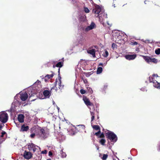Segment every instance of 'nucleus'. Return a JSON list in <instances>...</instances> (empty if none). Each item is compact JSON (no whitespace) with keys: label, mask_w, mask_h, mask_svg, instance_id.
Returning <instances> with one entry per match:
<instances>
[{"label":"nucleus","mask_w":160,"mask_h":160,"mask_svg":"<svg viewBox=\"0 0 160 160\" xmlns=\"http://www.w3.org/2000/svg\"><path fill=\"white\" fill-rule=\"evenodd\" d=\"M107 88V85H104V86L103 88V90H105V89H106Z\"/></svg>","instance_id":"obj_44"},{"label":"nucleus","mask_w":160,"mask_h":160,"mask_svg":"<svg viewBox=\"0 0 160 160\" xmlns=\"http://www.w3.org/2000/svg\"><path fill=\"white\" fill-rule=\"evenodd\" d=\"M42 79L43 80H44L46 82H47L48 80V79L47 78H46L45 77L44 78H42Z\"/></svg>","instance_id":"obj_36"},{"label":"nucleus","mask_w":160,"mask_h":160,"mask_svg":"<svg viewBox=\"0 0 160 160\" xmlns=\"http://www.w3.org/2000/svg\"><path fill=\"white\" fill-rule=\"evenodd\" d=\"M117 45L116 44L114 43H113L112 46V48L113 49H114L115 48H117Z\"/></svg>","instance_id":"obj_32"},{"label":"nucleus","mask_w":160,"mask_h":160,"mask_svg":"<svg viewBox=\"0 0 160 160\" xmlns=\"http://www.w3.org/2000/svg\"><path fill=\"white\" fill-rule=\"evenodd\" d=\"M91 115L92 116H94V113L92 112H90Z\"/></svg>","instance_id":"obj_43"},{"label":"nucleus","mask_w":160,"mask_h":160,"mask_svg":"<svg viewBox=\"0 0 160 160\" xmlns=\"http://www.w3.org/2000/svg\"><path fill=\"white\" fill-rule=\"evenodd\" d=\"M53 68H54V67H55V66H54V65H53Z\"/></svg>","instance_id":"obj_62"},{"label":"nucleus","mask_w":160,"mask_h":160,"mask_svg":"<svg viewBox=\"0 0 160 160\" xmlns=\"http://www.w3.org/2000/svg\"><path fill=\"white\" fill-rule=\"evenodd\" d=\"M137 44H138V43L137 42H134L133 43V45H136Z\"/></svg>","instance_id":"obj_47"},{"label":"nucleus","mask_w":160,"mask_h":160,"mask_svg":"<svg viewBox=\"0 0 160 160\" xmlns=\"http://www.w3.org/2000/svg\"><path fill=\"white\" fill-rule=\"evenodd\" d=\"M86 17L84 15H82L79 18L80 21H84L86 20Z\"/></svg>","instance_id":"obj_23"},{"label":"nucleus","mask_w":160,"mask_h":160,"mask_svg":"<svg viewBox=\"0 0 160 160\" xmlns=\"http://www.w3.org/2000/svg\"><path fill=\"white\" fill-rule=\"evenodd\" d=\"M94 118H95L94 116H92L91 121V122L94 119Z\"/></svg>","instance_id":"obj_45"},{"label":"nucleus","mask_w":160,"mask_h":160,"mask_svg":"<svg viewBox=\"0 0 160 160\" xmlns=\"http://www.w3.org/2000/svg\"><path fill=\"white\" fill-rule=\"evenodd\" d=\"M120 33H121V34H122L123 36L125 35L127 36L125 33H122V32H120L119 31L116 32L115 34L113 33L112 35L113 38L116 42H118L119 40H120L122 38L121 35H120Z\"/></svg>","instance_id":"obj_5"},{"label":"nucleus","mask_w":160,"mask_h":160,"mask_svg":"<svg viewBox=\"0 0 160 160\" xmlns=\"http://www.w3.org/2000/svg\"><path fill=\"white\" fill-rule=\"evenodd\" d=\"M58 70H58V72H59V70H60V69H58Z\"/></svg>","instance_id":"obj_61"},{"label":"nucleus","mask_w":160,"mask_h":160,"mask_svg":"<svg viewBox=\"0 0 160 160\" xmlns=\"http://www.w3.org/2000/svg\"><path fill=\"white\" fill-rule=\"evenodd\" d=\"M28 148L29 151L32 150L33 152L36 151L38 148H39V149H41L40 147L32 143L29 144L28 145Z\"/></svg>","instance_id":"obj_8"},{"label":"nucleus","mask_w":160,"mask_h":160,"mask_svg":"<svg viewBox=\"0 0 160 160\" xmlns=\"http://www.w3.org/2000/svg\"><path fill=\"white\" fill-rule=\"evenodd\" d=\"M35 136V134L34 133H32L30 135V137L31 138H34Z\"/></svg>","instance_id":"obj_37"},{"label":"nucleus","mask_w":160,"mask_h":160,"mask_svg":"<svg viewBox=\"0 0 160 160\" xmlns=\"http://www.w3.org/2000/svg\"><path fill=\"white\" fill-rule=\"evenodd\" d=\"M78 126L82 127V128H83L84 127V126L82 125H78Z\"/></svg>","instance_id":"obj_53"},{"label":"nucleus","mask_w":160,"mask_h":160,"mask_svg":"<svg viewBox=\"0 0 160 160\" xmlns=\"http://www.w3.org/2000/svg\"><path fill=\"white\" fill-rule=\"evenodd\" d=\"M102 71V68L99 67H98L97 71V74H99L101 73Z\"/></svg>","instance_id":"obj_24"},{"label":"nucleus","mask_w":160,"mask_h":160,"mask_svg":"<svg viewBox=\"0 0 160 160\" xmlns=\"http://www.w3.org/2000/svg\"><path fill=\"white\" fill-rule=\"evenodd\" d=\"M84 10H89V9L87 8L84 7Z\"/></svg>","instance_id":"obj_46"},{"label":"nucleus","mask_w":160,"mask_h":160,"mask_svg":"<svg viewBox=\"0 0 160 160\" xmlns=\"http://www.w3.org/2000/svg\"><path fill=\"white\" fill-rule=\"evenodd\" d=\"M87 89L88 92L92 93L93 92V91L91 88L90 87H88L87 88Z\"/></svg>","instance_id":"obj_31"},{"label":"nucleus","mask_w":160,"mask_h":160,"mask_svg":"<svg viewBox=\"0 0 160 160\" xmlns=\"http://www.w3.org/2000/svg\"><path fill=\"white\" fill-rule=\"evenodd\" d=\"M100 133H101V131H100V130H99L98 132H96L95 133V135H96L97 136L100 137H102V136L103 135V134H102L101 135H100Z\"/></svg>","instance_id":"obj_27"},{"label":"nucleus","mask_w":160,"mask_h":160,"mask_svg":"<svg viewBox=\"0 0 160 160\" xmlns=\"http://www.w3.org/2000/svg\"><path fill=\"white\" fill-rule=\"evenodd\" d=\"M21 104V102L18 101L17 100L14 99V101L12 103V105H14L15 107H18Z\"/></svg>","instance_id":"obj_15"},{"label":"nucleus","mask_w":160,"mask_h":160,"mask_svg":"<svg viewBox=\"0 0 160 160\" xmlns=\"http://www.w3.org/2000/svg\"><path fill=\"white\" fill-rule=\"evenodd\" d=\"M57 83H58L59 86V88L60 89H62L63 88L64 86L61 85V81L60 79L58 81H57Z\"/></svg>","instance_id":"obj_21"},{"label":"nucleus","mask_w":160,"mask_h":160,"mask_svg":"<svg viewBox=\"0 0 160 160\" xmlns=\"http://www.w3.org/2000/svg\"><path fill=\"white\" fill-rule=\"evenodd\" d=\"M53 75L52 74L51 75L48 74L47 75H46L45 76V77H46V78H47L48 79H49L52 78L53 77Z\"/></svg>","instance_id":"obj_29"},{"label":"nucleus","mask_w":160,"mask_h":160,"mask_svg":"<svg viewBox=\"0 0 160 160\" xmlns=\"http://www.w3.org/2000/svg\"><path fill=\"white\" fill-rule=\"evenodd\" d=\"M0 160H1V159H0Z\"/></svg>","instance_id":"obj_64"},{"label":"nucleus","mask_w":160,"mask_h":160,"mask_svg":"<svg viewBox=\"0 0 160 160\" xmlns=\"http://www.w3.org/2000/svg\"><path fill=\"white\" fill-rule=\"evenodd\" d=\"M24 116L22 114H19L18 116V120L20 122H24Z\"/></svg>","instance_id":"obj_17"},{"label":"nucleus","mask_w":160,"mask_h":160,"mask_svg":"<svg viewBox=\"0 0 160 160\" xmlns=\"http://www.w3.org/2000/svg\"><path fill=\"white\" fill-rule=\"evenodd\" d=\"M96 27V25L93 22H92L91 24L85 28L83 30L85 32H88L89 31L94 28Z\"/></svg>","instance_id":"obj_9"},{"label":"nucleus","mask_w":160,"mask_h":160,"mask_svg":"<svg viewBox=\"0 0 160 160\" xmlns=\"http://www.w3.org/2000/svg\"><path fill=\"white\" fill-rule=\"evenodd\" d=\"M125 58L127 60H130L134 59L136 57V54L129 55L128 54L125 56Z\"/></svg>","instance_id":"obj_13"},{"label":"nucleus","mask_w":160,"mask_h":160,"mask_svg":"<svg viewBox=\"0 0 160 160\" xmlns=\"http://www.w3.org/2000/svg\"><path fill=\"white\" fill-rule=\"evenodd\" d=\"M80 92L82 94H84L86 93V91L84 89H82L80 90Z\"/></svg>","instance_id":"obj_35"},{"label":"nucleus","mask_w":160,"mask_h":160,"mask_svg":"<svg viewBox=\"0 0 160 160\" xmlns=\"http://www.w3.org/2000/svg\"><path fill=\"white\" fill-rule=\"evenodd\" d=\"M28 97V96L27 92H23L21 94L20 98L22 101H25L27 99Z\"/></svg>","instance_id":"obj_12"},{"label":"nucleus","mask_w":160,"mask_h":160,"mask_svg":"<svg viewBox=\"0 0 160 160\" xmlns=\"http://www.w3.org/2000/svg\"><path fill=\"white\" fill-rule=\"evenodd\" d=\"M88 53L91 54L93 57H95V50L94 49H92L91 50H88Z\"/></svg>","instance_id":"obj_19"},{"label":"nucleus","mask_w":160,"mask_h":160,"mask_svg":"<svg viewBox=\"0 0 160 160\" xmlns=\"http://www.w3.org/2000/svg\"><path fill=\"white\" fill-rule=\"evenodd\" d=\"M149 41V40H146L145 41H144V42H148Z\"/></svg>","instance_id":"obj_56"},{"label":"nucleus","mask_w":160,"mask_h":160,"mask_svg":"<svg viewBox=\"0 0 160 160\" xmlns=\"http://www.w3.org/2000/svg\"><path fill=\"white\" fill-rule=\"evenodd\" d=\"M47 153V151L46 150L42 151L41 152L42 154H46Z\"/></svg>","instance_id":"obj_38"},{"label":"nucleus","mask_w":160,"mask_h":160,"mask_svg":"<svg viewBox=\"0 0 160 160\" xmlns=\"http://www.w3.org/2000/svg\"><path fill=\"white\" fill-rule=\"evenodd\" d=\"M2 128V126H1L0 125V129H1Z\"/></svg>","instance_id":"obj_57"},{"label":"nucleus","mask_w":160,"mask_h":160,"mask_svg":"<svg viewBox=\"0 0 160 160\" xmlns=\"http://www.w3.org/2000/svg\"><path fill=\"white\" fill-rule=\"evenodd\" d=\"M48 133L47 130L43 128L41 129L38 133L39 137L41 138H46L48 137Z\"/></svg>","instance_id":"obj_6"},{"label":"nucleus","mask_w":160,"mask_h":160,"mask_svg":"<svg viewBox=\"0 0 160 160\" xmlns=\"http://www.w3.org/2000/svg\"><path fill=\"white\" fill-rule=\"evenodd\" d=\"M86 13H88L90 11H84Z\"/></svg>","instance_id":"obj_52"},{"label":"nucleus","mask_w":160,"mask_h":160,"mask_svg":"<svg viewBox=\"0 0 160 160\" xmlns=\"http://www.w3.org/2000/svg\"><path fill=\"white\" fill-rule=\"evenodd\" d=\"M47 160H51V159H48Z\"/></svg>","instance_id":"obj_60"},{"label":"nucleus","mask_w":160,"mask_h":160,"mask_svg":"<svg viewBox=\"0 0 160 160\" xmlns=\"http://www.w3.org/2000/svg\"><path fill=\"white\" fill-rule=\"evenodd\" d=\"M102 55L104 57L106 58L107 57L108 55V52L107 50H105V52H103V53Z\"/></svg>","instance_id":"obj_26"},{"label":"nucleus","mask_w":160,"mask_h":160,"mask_svg":"<svg viewBox=\"0 0 160 160\" xmlns=\"http://www.w3.org/2000/svg\"><path fill=\"white\" fill-rule=\"evenodd\" d=\"M144 59L148 63L153 62L154 63H157L158 61L157 59L155 58H152L150 57L147 56H142Z\"/></svg>","instance_id":"obj_7"},{"label":"nucleus","mask_w":160,"mask_h":160,"mask_svg":"<svg viewBox=\"0 0 160 160\" xmlns=\"http://www.w3.org/2000/svg\"><path fill=\"white\" fill-rule=\"evenodd\" d=\"M83 81L85 83H86L87 82V81L86 79L83 80Z\"/></svg>","instance_id":"obj_51"},{"label":"nucleus","mask_w":160,"mask_h":160,"mask_svg":"<svg viewBox=\"0 0 160 160\" xmlns=\"http://www.w3.org/2000/svg\"><path fill=\"white\" fill-rule=\"evenodd\" d=\"M63 65V63L61 62H59L56 65V67L59 68H61L62 67Z\"/></svg>","instance_id":"obj_25"},{"label":"nucleus","mask_w":160,"mask_h":160,"mask_svg":"<svg viewBox=\"0 0 160 160\" xmlns=\"http://www.w3.org/2000/svg\"><path fill=\"white\" fill-rule=\"evenodd\" d=\"M106 64H107V63H104V64H103V63H99V65L103 66H105L106 65Z\"/></svg>","instance_id":"obj_39"},{"label":"nucleus","mask_w":160,"mask_h":160,"mask_svg":"<svg viewBox=\"0 0 160 160\" xmlns=\"http://www.w3.org/2000/svg\"><path fill=\"white\" fill-rule=\"evenodd\" d=\"M29 129V127L28 126H25L24 124L22 125L20 129L21 131L26 132Z\"/></svg>","instance_id":"obj_16"},{"label":"nucleus","mask_w":160,"mask_h":160,"mask_svg":"<svg viewBox=\"0 0 160 160\" xmlns=\"http://www.w3.org/2000/svg\"><path fill=\"white\" fill-rule=\"evenodd\" d=\"M94 6L96 10H103L104 9L102 5L95 4Z\"/></svg>","instance_id":"obj_20"},{"label":"nucleus","mask_w":160,"mask_h":160,"mask_svg":"<svg viewBox=\"0 0 160 160\" xmlns=\"http://www.w3.org/2000/svg\"><path fill=\"white\" fill-rule=\"evenodd\" d=\"M63 149L62 148L60 151V153L61 154V157L62 158H65L66 157L67 155L65 152H63Z\"/></svg>","instance_id":"obj_22"},{"label":"nucleus","mask_w":160,"mask_h":160,"mask_svg":"<svg viewBox=\"0 0 160 160\" xmlns=\"http://www.w3.org/2000/svg\"><path fill=\"white\" fill-rule=\"evenodd\" d=\"M43 94L44 96V97H40V96H39V98L40 99H43L49 98L51 95V92L48 90H45L43 92Z\"/></svg>","instance_id":"obj_10"},{"label":"nucleus","mask_w":160,"mask_h":160,"mask_svg":"<svg viewBox=\"0 0 160 160\" xmlns=\"http://www.w3.org/2000/svg\"><path fill=\"white\" fill-rule=\"evenodd\" d=\"M30 91L31 92V95H30V93L29 94V95H30V97H31V96H32V95L33 94H33L32 93V90L31 89H30Z\"/></svg>","instance_id":"obj_42"},{"label":"nucleus","mask_w":160,"mask_h":160,"mask_svg":"<svg viewBox=\"0 0 160 160\" xmlns=\"http://www.w3.org/2000/svg\"><path fill=\"white\" fill-rule=\"evenodd\" d=\"M40 83V81L39 80H37V81L34 84L35 85L37 83L39 84Z\"/></svg>","instance_id":"obj_41"},{"label":"nucleus","mask_w":160,"mask_h":160,"mask_svg":"<svg viewBox=\"0 0 160 160\" xmlns=\"http://www.w3.org/2000/svg\"><path fill=\"white\" fill-rule=\"evenodd\" d=\"M158 77L157 74H153L152 76L149 77V81L150 82L153 83V86L158 89H160V83L158 82L155 79Z\"/></svg>","instance_id":"obj_2"},{"label":"nucleus","mask_w":160,"mask_h":160,"mask_svg":"<svg viewBox=\"0 0 160 160\" xmlns=\"http://www.w3.org/2000/svg\"><path fill=\"white\" fill-rule=\"evenodd\" d=\"M6 132L4 131H3L2 133L1 137H2L4 135L6 134Z\"/></svg>","instance_id":"obj_40"},{"label":"nucleus","mask_w":160,"mask_h":160,"mask_svg":"<svg viewBox=\"0 0 160 160\" xmlns=\"http://www.w3.org/2000/svg\"><path fill=\"white\" fill-rule=\"evenodd\" d=\"M93 13L95 14L96 17H98L100 22L101 23L103 24V19L107 18V14L104 13L103 11H93Z\"/></svg>","instance_id":"obj_1"},{"label":"nucleus","mask_w":160,"mask_h":160,"mask_svg":"<svg viewBox=\"0 0 160 160\" xmlns=\"http://www.w3.org/2000/svg\"><path fill=\"white\" fill-rule=\"evenodd\" d=\"M55 106L58 109V111H59V108L57 105H55Z\"/></svg>","instance_id":"obj_50"},{"label":"nucleus","mask_w":160,"mask_h":160,"mask_svg":"<svg viewBox=\"0 0 160 160\" xmlns=\"http://www.w3.org/2000/svg\"><path fill=\"white\" fill-rule=\"evenodd\" d=\"M106 133L108 138L111 142H115L117 141V137L113 132L110 131H108Z\"/></svg>","instance_id":"obj_3"},{"label":"nucleus","mask_w":160,"mask_h":160,"mask_svg":"<svg viewBox=\"0 0 160 160\" xmlns=\"http://www.w3.org/2000/svg\"><path fill=\"white\" fill-rule=\"evenodd\" d=\"M23 156L25 158L29 159L32 158V155L31 152L25 151L24 152Z\"/></svg>","instance_id":"obj_11"},{"label":"nucleus","mask_w":160,"mask_h":160,"mask_svg":"<svg viewBox=\"0 0 160 160\" xmlns=\"http://www.w3.org/2000/svg\"><path fill=\"white\" fill-rule=\"evenodd\" d=\"M148 2V1H144V3H145V4H146V3H147V2Z\"/></svg>","instance_id":"obj_55"},{"label":"nucleus","mask_w":160,"mask_h":160,"mask_svg":"<svg viewBox=\"0 0 160 160\" xmlns=\"http://www.w3.org/2000/svg\"><path fill=\"white\" fill-rule=\"evenodd\" d=\"M8 119V115L5 112H0V122L2 123H5Z\"/></svg>","instance_id":"obj_4"},{"label":"nucleus","mask_w":160,"mask_h":160,"mask_svg":"<svg viewBox=\"0 0 160 160\" xmlns=\"http://www.w3.org/2000/svg\"><path fill=\"white\" fill-rule=\"evenodd\" d=\"M92 127L93 128L96 130H100L99 127L98 125H94L92 126Z\"/></svg>","instance_id":"obj_28"},{"label":"nucleus","mask_w":160,"mask_h":160,"mask_svg":"<svg viewBox=\"0 0 160 160\" xmlns=\"http://www.w3.org/2000/svg\"><path fill=\"white\" fill-rule=\"evenodd\" d=\"M75 129L76 128L73 126L71 129H70L68 130L69 134L71 135H74L76 133L74 131V129Z\"/></svg>","instance_id":"obj_18"},{"label":"nucleus","mask_w":160,"mask_h":160,"mask_svg":"<svg viewBox=\"0 0 160 160\" xmlns=\"http://www.w3.org/2000/svg\"><path fill=\"white\" fill-rule=\"evenodd\" d=\"M81 39H82V40H84V39H83L82 38H81Z\"/></svg>","instance_id":"obj_59"},{"label":"nucleus","mask_w":160,"mask_h":160,"mask_svg":"<svg viewBox=\"0 0 160 160\" xmlns=\"http://www.w3.org/2000/svg\"><path fill=\"white\" fill-rule=\"evenodd\" d=\"M107 23L108 25H109V24L108 22H107Z\"/></svg>","instance_id":"obj_63"},{"label":"nucleus","mask_w":160,"mask_h":160,"mask_svg":"<svg viewBox=\"0 0 160 160\" xmlns=\"http://www.w3.org/2000/svg\"><path fill=\"white\" fill-rule=\"evenodd\" d=\"M108 157V155L107 154H104L103 155V157L102 158V159L103 160H106Z\"/></svg>","instance_id":"obj_33"},{"label":"nucleus","mask_w":160,"mask_h":160,"mask_svg":"<svg viewBox=\"0 0 160 160\" xmlns=\"http://www.w3.org/2000/svg\"><path fill=\"white\" fill-rule=\"evenodd\" d=\"M53 104L55 106V105H56L55 103V102L54 101H53Z\"/></svg>","instance_id":"obj_54"},{"label":"nucleus","mask_w":160,"mask_h":160,"mask_svg":"<svg viewBox=\"0 0 160 160\" xmlns=\"http://www.w3.org/2000/svg\"><path fill=\"white\" fill-rule=\"evenodd\" d=\"M106 141L105 139H102L100 141V143L102 145H104L105 143V142Z\"/></svg>","instance_id":"obj_30"},{"label":"nucleus","mask_w":160,"mask_h":160,"mask_svg":"<svg viewBox=\"0 0 160 160\" xmlns=\"http://www.w3.org/2000/svg\"><path fill=\"white\" fill-rule=\"evenodd\" d=\"M48 154H49V156H50V155H52V152H50V151L49 152V153H48Z\"/></svg>","instance_id":"obj_49"},{"label":"nucleus","mask_w":160,"mask_h":160,"mask_svg":"<svg viewBox=\"0 0 160 160\" xmlns=\"http://www.w3.org/2000/svg\"><path fill=\"white\" fill-rule=\"evenodd\" d=\"M83 100L85 103V104L87 106H91L92 103L90 102L88 99L86 97H83Z\"/></svg>","instance_id":"obj_14"},{"label":"nucleus","mask_w":160,"mask_h":160,"mask_svg":"<svg viewBox=\"0 0 160 160\" xmlns=\"http://www.w3.org/2000/svg\"><path fill=\"white\" fill-rule=\"evenodd\" d=\"M155 53L157 54H159L160 53V48L156 49L155 51Z\"/></svg>","instance_id":"obj_34"},{"label":"nucleus","mask_w":160,"mask_h":160,"mask_svg":"<svg viewBox=\"0 0 160 160\" xmlns=\"http://www.w3.org/2000/svg\"><path fill=\"white\" fill-rule=\"evenodd\" d=\"M116 158L117 159V160L116 159V158H113V160H119V159L117 157H116Z\"/></svg>","instance_id":"obj_48"},{"label":"nucleus","mask_w":160,"mask_h":160,"mask_svg":"<svg viewBox=\"0 0 160 160\" xmlns=\"http://www.w3.org/2000/svg\"><path fill=\"white\" fill-rule=\"evenodd\" d=\"M97 147V150H98L99 149V147Z\"/></svg>","instance_id":"obj_58"}]
</instances>
